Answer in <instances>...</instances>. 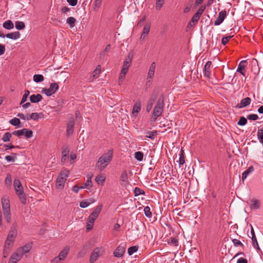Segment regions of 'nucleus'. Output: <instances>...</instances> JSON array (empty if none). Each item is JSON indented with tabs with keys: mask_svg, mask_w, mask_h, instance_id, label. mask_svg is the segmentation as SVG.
I'll list each match as a JSON object with an SVG mask.
<instances>
[{
	"mask_svg": "<svg viewBox=\"0 0 263 263\" xmlns=\"http://www.w3.org/2000/svg\"><path fill=\"white\" fill-rule=\"evenodd\" d=\"M179 164L180 166L181 165H183L185 163L184 151L182 149H181L180 153L179 154Z\"/></svg>",
	"mask_w": 263,
	"mask_h": 263,
	"instance_id": "32",
	"label": "nucleus"
},
{
	"mask_svg": "<svg viewBox=\"0 0 263 263\" xmlns=\"http://www.w3.org/2000/svg\"><path fill=\"white\" fill-rule=\"evenodd\" d=\"M102 206L101 204H99L95 208L94 210L90 214L97 218L102 210Z\"/></svg>",
	"mask_w": 263,
	"mask_h": 263,
	"instance_id": "27",
	"label": "nucleus"
},
{
	"mask_svg": "<svg viewBox=\"0 0 263 263\" xmlns=\"http://www.w3.org/2000/svg\"><path fill=\"white\" fill-rule=\"evenodd\" d=\"M232 242L235 247H237L238 246H240L242 247H244L243 245L241 243V242L237 239H232Z\"/></svg>",
	"mask_w": 263,
	"mask_h": 263,
	"instance_id": "57",
	"label": "nucleus"
},
{
	"mask_svg": "<svg viewBox=\"0 0 263 263\" xmlns=\"http://www.w3.org/2000/svg\"><path fill=\"white\" fill-rule=\"evenodd\" d=\"M120 180L122 182H127L128 181V174L126 171H123L120 177Z\"/></svg>",
	"mask_w": 263,
	"mask_h": 263,
	"instance_id": "45",
	"label": "nucleus"
},
{
	"mask_svg": "<svg viewBox=\"0 0 263 263\" xmlns=\"http://www.w3.org/2000/svg\"><path fill=\"white\" fill-rule=\"evenodd\" d=\"M247 63L246 60L241 61L237 67V72L240 73L242 75L245 76V67H246V63Z\"/></svg>",
	"mask_w": 263,
	"mask_h": 263,
	"instance_id": "21",
	"label": "nucleus"
},
{
	"mask_svg": "<svg viewBox=\"0 0 263 263\" xmlns=\"http://www.w3.org/2000/svg\"><path fill=\"white\" fill-rule=\"evenodd\" d=\"M76 22V19L73 17H69L66 20V23L69 25V27L72 28H73Z\"/></svg>",
	"mask_w": 263,
	"mask_h": 263,
	"instance_id": "31",
	"label": "nucleus"
},
{
	"mask_svg": "<svg viewBox=\"0 0 263 263\" xmlns=\"http://www.w3.org/2000/svg\"><path fill=\"white\" fill-rule=\"evenodd\" d=\"M15 26L17 30H23L25 27L24 23L21 21H16L15 23Z\"/></svg>",
	"mask_w": 263,
	"mask_h": 263,
	"instance_id": "35",
	"label": "nucleus"
},
{
	"mask_svg": "<svg viewBox=\"0 0 263 263\" xmlns=\"http://www.w3.org/2000/svg\"><path fill=\"white\" fill-rule=\"evenodd\" d=\"M200 16L198 15L197 13L194 14L191 20L190 21L189 25L193 26L199 20Z\"/></svg>",
	"mask_w": 263,
	"mask_h": 263,
	"instance_id": "29",
	"label": "nucleus"
},
{
	"mask_svg": "<svg viewBox=\"0 0 263 263\" xmlns=\"http://www.w3.org/2000/svg\"><path fill=\"white\" fill-rule=\"evenodd\" d=\"M113 156V151L110 149L108 152L102 155L98 159L96 163V167H98L100 171H103L111 161Z\"/></svg>",
	"mask_w": 263,
	"mask_h": 263,
	"instance_id": "1",
	"label": "nucleus"
},
{
	"mask_svg": "<svg viewBox=\"0 0 263 263\" xmlns=\"http://www.w3.org/2000/svg\"><path fill=\"white\" fill-rule=\"evenodd\" d=\"M2 208L4 212L10 211L9 200L5 198L2 199Z\"/></svg>",
	"mask_w": 263,
	"mask_h": 263,
	"instance_id": "17",
	"label": "nucleus"
},
{
	"mask_svg": "<svg viewBox=\"0 0 263 263\" xmlns=\"http://www.w3.org/2000/svg\"><path fill=\"white\" fill-rule=\"evenodd\" d=\"M12 134L18 137L24 135L26 138H30L33 136V132L27 128H23L14 131Z\"/></svg>",
	"mask_w": 263,
	"mask_h": 263,
	"instance_id": "7",
	"label": "nucleus"
},
{
	"mask_svg": "<svg viewBox=\"0 0 263 263\" xmlns=\"http://www.w3.org/2000/svg\"><path fill=\"white\" fill-rule=\"evenodd\" d=\"M157 135V130H153L152 132H149L147 133V135L146 136V137L149 138L151 139H154L156 137Z\"/></svg>",
	"mask_w": 263,
	"mask_h": 263,
	"instance_id": "46",
	"label": "nucleus"
},
{
	"mask_svg": "<svg viewBox=\"0 0 263 263\" xmlns=\"http://www.w3.org/2000/svg\"><path fill=\"white\" fill-rule=\"evenodd\" d=\"M205 8H206L205 6H204V5L201 6L199 8V9L197 10V11L196 12V13H197L198 15H200L201 16V15H202L203 12L204 11Z\"/></svg>",
	"mask_w": 263,
	"mask_h": 263,
	"instance_id": "60",
	"label": "nucleus"
},
{
	"mask_svg": "<svg viewBox=\"0 0 263 263\" xmlns=\"http://www.w3.org/2000/svg\"><path fill=\"white\" fill-rule=\"evenodd\" d=\"M9 123L11 125L16 126L20 124L21 121L18 118L14 117L9 121Z\"/></svg>",
	"mask_w": 263,
	"mask_h": 263,
	"instance_id": "40",
	"label": "nucleus"
},
{
	"mask_svg": "<svg viewBox=\"0 0 263 263\" xmlns=\"http://www.w3.org/2000/svg\"><path fill=\"white\" fill-rule=\"evenodd\" d=\"M42 98L41 94L32 95L30 97V101L32 103H38L42 100Z\"/></svg>",
	"mask_w": 263,
	"mask_h": 263,
	"instance_id": "23",
	"label": "nucleus"
},
{
	"mask_svg": "<svg viewBox=\"0 0 263 263\" xmlns=\"http://www.w3.org/2000/svg\"><path fill=\"white\" fill-rule=\"evenodd\" d=\"M74 121L73 119L70 120L67 125V136H69L72 135L73 133L74 130Z\"/></svg>",
	"mask_w": 263,
	"mask_h": 263,
	"instance_id": "14",
	"label": "nucleus"
},
{
	"mask_svg": "<svg viewBox=\"0 0 263 263\" xmlns=\"http://www.w3.org/2000/svg\"><path fill=\"white\" fill-rule=\"evenodd\" d=\"M211 65L212 62L211 61H208L205 63L204 67V76L208 78H210L211 76L210 67Z\"/></svg>",
	"mask_w": 263,
	"mask_h": 263,
	"instance_id": "18",
	"label": "nucleus"
},
{
	"mask_svg": "<svg viewBox=\"0 0 263 263\" xmlns=\"http://www.w3.org/2000/svg\"><path fill=\"white\" fill-rule=\"evenodd\" d=\"M164 99L162 96L158 99L156 105L155 106L153 114L151 117V122L156 121L158 117L161 116L163 111L164 108Z\"/></svg>",
	"mask_w": 263,
	"mask_h": 263,
	"instance_id": "2",
	"label": "nucleus"
},
{
	"mask_svg": "<svg viewBox=\"0 0 263 263\" xmlns=\"http://www.w3.org/2000/svg\"><path fill=\"white\" fill-rule=\"evenodd\" d=\"M89 205V203L87 202V201H83L80 203V206L82 208H86Z\"/></svg>",
	"mask_w": 263,
	"mask_h": 263,
	"instance_id": "64",
	"label": "nucleus"
},
{
	"mask_svg": "<svg viewBox=\"0 0 263 263\" xmlns=\"http://www.w3.org/2000/svg\"><path fill=\"white\" fill-rule=\"evenodd\" d=\"M254 170V168L253 166H251L247 168L242 174V180L244 181Z\"/></svg>",
	"mask_w": 263,
	"mask_h": 263,
	"instance_id": "26",
	"label": "nucleus"
},
{
	"mask_svg": "<svg viewBox=\"0 0 263 263\" xmlns=\"http://www.w3.org/2000/svg\"><path fill=\"white\" fill-rule=\"evenodd\" d=\"M95 180L98 184H103L105 181V177L102 175H98L96 176Z\"/></svg>",
	"mask_w": 263,
	"mask_h": 263,
	"instance_id": "38",
	"label": "nucleus"
},
{
	"mask_svg": "<svg viewBox=\"0 0 263 263\" xmlns=\"http://www.w3.org/2000/svg\"><path fill=\"white\" fill-rule=\"evenodd\" d=\"M247 123V119L244 117H241L237 122V124L239 126H244Z\"/></svg>",
	"mask_w": 263,
	"mask_h": 263,
	"instance_id": "53",
	"label": "nucleus"
},
{
	"mask_svg": "<svg viewBox=\"0 0 263 263\" xmlns=\"http://www.w3.org/2000/svg\"><path fill=\"white\" fill-rule=\"evenodd\" d=\"M251 102V99L249 97L245 98L242 99L240 103L236 105L237 108H242L250 105Z\"/></svg>",
	"mask_w": 263,
	"mask_h": 263,
	"instance_id": "12",
	"label": "nucleus"
},
{
	"mask_svg": "<svg viewBox=\"0 0 263 263\" xmlns=\"http://www.w3.org/2000/svg\"><path fill=\"white\" fill-rule=\"evenodd\" d=\"M168 243L174 246H178V240L176 238H171L170 240L168 241Z\"/></svg>",
	"mask_w": 263,
	"mask_h": 263,
	"instance_id": "54",
	"label": "nucleus"
},
{
	"mask_svg": "<svg viewBox=\"0 0 263 263\" xmlns=\"http://www.w3.org/2000/svg\"><path fill=\"white\" fill-rule=\"evenodd\" d=\"M21 36V34L18 31L13 32L6 34V37L11 40H17Z\"/></svg>",
	"mask_w": 263,
	"mask_h": 263,
	"instance_id": "22",
	"label": "nucleus"
},
{
	"mask_svg": "<svg viewBox=\"0 0 263 263\" xmlns=\"http://www.w3.org/2000/svg\"><path fill=\"white\" fill-rule=\"evenodd\" d=\"M44 80V77L42 74H35L33 76V81L36 83H40Z\"/></svg>",
	"mask_w": 263,
	"mask_h": 263,
	"instance_id": "43",
	"label": "nucleus"
},
{
	"mask_svg": "<svg viewBox=\"0 0 263 263\" xmlns=\"http://www.w3.org/2000/svg\"><path fill=\"white\" fill-rule=\"evenodd\" d=\"M4 214L5 218L6 221L8 223H10L11 222V219L10 211V212L6 211L5 212H4Z\"/></svg>",
	"mask_w": 263,
	"mask_h": 263,
	"instance_id": "55",
	"label": "nucleus"
},
{
	"mask_svg": "<svg viewBox=\"0 0 263 263\" xmlns=\"http://www.w3.org/2000/svg\"><path fill=\"white\" fill-rule=\"evenodd\" d=\"M102 3V0H95L93 5V10L94 11H97L101 7Z\"/></svg>",
	"mask_w": 263,
	"mask_h": 263,
	"instance_id": "30",
	"label": "nucleus"
},
{
	"mask_svg": "<svg viewBox=\"0 0 263 263\" xmlns=\"http://www.w3.org/2000/svg\"><path fill=\"white\" fill-rule=\"evenodd\" d=\"M164 0H156V9L157 10H160L164 4Z\"/></svg>",
	"mask_w": 263,
	"mask_h": 263,
	"instance_id": "52",
	"label": "nucleus"
},
{
	"mask_svg": "<svg viewBox=\"0 0 263 263\" xmlns=\"http://www.w3.org/2000/svg\"><path fill=\"white\" fill-rule=\"evenodd\" d=\"M104 252L105 249L103 247L96 248L91 253L90 262L93 263L95 262Z\"/></svg>",
	"mask_w": 263,
	"mask_h": 263,
	"instance_id": "6",
	"label": "nucleus"
},
{
	"mask_svg": "<svg viewBox=\"0 0 263 263\" xmlns=\"http://www.w3.org/2000/svg\"><path fill=\"white\" fill-rule=\"evenodd\" d=\"M69 174L68 170H62L57 179L56 186L58 189H62L64 187L65 181Z\"/></svg>",
	"mask_w": 263,
	"mask_h": 263,
	"instance_id": "4",
	"label": "nucleus"
},
{
	"mask_svg": "<svg viewBox=\"0 0 263 263\" xmlns=\"http://www.w3.org/2000/svg\"><path fill=\"white\" fill-rule=\"evenodd\" d=\"M125 251V248L124 246H119L115 250L114 255L116 257H121L123 256Z\"/></svg>",
	"mask_w": 263,
	"mask_h": 263,
	"instance_id": "10",
	"label": "nucleus"
},
{
	"mask_svg": "<svg viewBox=\"0 0 263 263\" xmlns=\"http://www.w3.org/2000/svg\"><path fill=\"white\" fill-rule=\"evenodd\" d=\"M16 235L17 230L16 226L13 224L11 228V230H10L6 240L5 243H6V245L9 246V247H12Z\"/></svg>",
	"mask_w": 263,
	"mask_h": 263,
	"instance_id": "5",
	"label": "nucleus"
},
{
	"mask_svg": "<svg viewBox=\"0 0 263 263\" xmlns=\"http://www.w3.org/2000/svg\"><path fill=\"white\" fill-rule=\"evenodd\" d=\"M101 71V66L100 65L97 66L96 69L93 71L92 77L93 78H97L99 77V74Z\"/></svg>",
	"mask_w": 263,
	"mask_h": 263,
	"instance_id": "41",
	"label": "nucleus"
},
{
	"mask_svg": "<svg viewBox=\"0 0 263 263\" xmlns=\"http://www.w3.org/2000/svg\"><path fill=\"white\" fill-rule=\"evenodd\" d=\"M29 93H30V92L28 90H25V93L23 96V98L21 101L20 104H22L24 103L27 101V98H28V96L29 95Z\"/></svg>",
	"mask_w": 263,
	"mask_h": 263,
	"instance_id": "51",
	"label": "nucleus"
},
{
	"mask_svg": "<svg viewBox=\"0 0 263 263\" xmlns=\"http://www.w3.org/2000/svg\"><path fill=\"white\" fill-rule=\"evenodd\" d=\"M247 119L250 120H256L258 119V116L256 114H250L247 116Z\"/></svg>",
	"mask_w": 263,
	"mask_h": 263,
	"instance_id": "61",
	"label": "nucleus"
},
{
	"mask_svg": "<svg viewBox=\"0 0 263 263\" xmlns=\"http://www.w3.org/2000/svg\"><path fill=\"white\" fill-rule=\"evenodd\" d=\"M44 115L43 112H33L29 116V120H33L37 121L39 119L44 118Z\"/></svg>",
	"mask_w": 263,
	"mask_h": 263,
	"instance_id": "20",
	"label": "nucleus"
},
{
	"mask_svg": "<svg viewBox=\"0 0 263 263\" xmlns=\"http://www.w3.org/2000/svg\"><path fill=\"white\" fill-rule=\"evenodd\" d=\"M134 193H135V195L136 196H139L140 195H144L145 194L144 192L142 190H141V189H140L138 187H135V190H134Z\"/></svg>",
	"mask_w": 263,
	"mask_h": 263,
	"instance_id": "56",
	"label": "nucleus"
},
{
	"mask_svg": "<svg viewBox=\"0 0 263 263\" xmlns=\"http://www.w3.org/2000/svg\"><path fill=\"white\" fill-rule=\"evenodd\" d=\"M135 159L139 161H141L143 158V154L141 152H137L135 153Z\"/></svg>",
	"mask_w": 263,
	"mask_h": 263,
	"instance_id": "48",
	"label": "nucleus"
},
{
	"mask_svg": "<svg viewBox=\"0 0 263 263\" xmlns=\"http://www.w3.org/2000/svg\"><path fill=\"white\" fill-rule=\"evenodd\" d=\"M227 15V12L226 11H222L219 13L218 17L214 22L215 26H218L220 25L224 21Z\"/></svg>",
	"mask_w": 263,
	"mask_h": 263,
	"instance_id": "11",
	"label": "nucleus"
},
{
	"mask_svg": "<svg viewBox=\"0 0 263 263\" xmlns=\"http://www.w3.org/2000/svg\"><path fill=\"white\" fill-rule=\"evenodd\" d=\"M92 186V182L91 180V178H88L86 182L80 187L81 189H87L91 187Z\"/></svg>",
	"mask_w": 263,
	"mask_h": 263,
	"instance_id": "42",
	"label": "nucleus"
},
{
	"mask_svg": "<svg viewBox=\"0 0 263 263\" xmlns=\"http://www.w3.org/2000/svg\"><path fill=\"white\" fill-rule=\"evenodd\" d=\"M3 27L6 29L10 30L13 28L14 24L11 20H7L3 23Z\"/></svg>",
	"mask_w": 263,
	"mask_h": 263,
	"instance_id": "28",
	"label": "nucleus"
},
{
	"mask_svg": "<svg viewBox=\"0 0 263 263\" xmlns=\"http://www.w3.org/2000/svg\"><path fill=\"white\" fill-rule=\"evenodd\" d=\"M14 186L16 194L18 195L21 202L23 204H26V197L23 191V187L21 182L18 179H15L14 181Z\"/></svg>",
	"mask_w": 263,
	"mask_h": 263,
	"instance_id": "3",
	"label": "nucleus"
},
{
	"mask_svg": "<svg viewBox=\"0 0 263 263\" xmlns=\"http://www.w3.org/2000/svg\"><path fill=\"white\" fill-rule=\"evenodd\" d=\"M130 63L129 62V61H124V63H123V65L122 66V70L121 71H123V74L126 72H127L128 71V68L130 65Z\"/></svg>",
	"mask_w": 263,
	"mask_h": 263,
	"instance_id": "33",
	"label": "nucleus"
},
{
	"mask_svg": "<svg viewBox=\"0 0 263 263\" xmlns=\"http://www.w3.org/2000/svg\"><path fill=\"white\" fill-rule=\"evenodd\" d=\"M69 251V248L68 247H66L62 250L59 254V257L60 259L64 260L67 256L68 252Z\"/></svg>",
	"mask_w": 263,
	"mask_h": 263,
	"instance_id": "25",
	"label": "nucleus"
},
{
	"mask_svg": "<svg viewBox=\"0 0 263 263\" xmlns=\"http://www.w3.org/2000/svg\"><path fill=\"white\" fill-rule=\"evenodd\" d=\"M141 109V104L140 102H136L133 106L132 112L138 113Z\"/></svg>",
	"mask_w": 263,
	"mask_h": 263,
	"instance_id": "34",
	"label": "nucleus"
},
{
	"mask_svg": "<svg viewBox=\"0 0 263 263\" xmlns=\"http://www.w3.org/2000/svg\"><path fill=\"white\" fill-rule=\"evenodd\" d=\"M31 248L32 245L31 243H27L25 246L18 248L17 250L23 256L25 254L28 253Z\"/></svg>",
	"mask_w": 263,
	"mask_h": 263,
	"instance_id": "13",
	"label": "nucleus"
},
{
	"mask_svg": "<svg viewBox=\"0 0 263 263\" xmlns=\"http://www.w3.org/2000/svg\"><path fill=\"white\" fill-rule=\"evenodd\" d=\"M233 37V35L232 36H227L222 37L221 40V43L222 45H225L227 44L229 40L231 39Z\"/></svg>",
	"mask_w": 263,
	"mask_h": 263,
	"instance_id": "58",
	"label": "nucleus"
},
{
	"mask_svg": "<svg viewBox=\"0 0 263 263\" xmlns=\"http://www.w3.org/2000/svg\"><path fill=\"white\" fill-rule=\"evenodd\" d=\"M12 247H9V246L6 245V243H5V245L4 248L3 250V256L4 257H7L8 256V254L10 252V248Z\"/></svg>",
	"mask_w": 263,
	"mask_h": 263,
	"instance_id": "44",
	"label": "nucleus"
},
{
	"mask_svg": "<svg viewBox=\"0 0 263 263\" xmlns=\"http://www.w3.org/2000/svg\"><path fill=\"white\" fill-rule=\"evenodd\" d=\"M17 116L18 117H20L21 119L22 120H28L29 121V116H25L22 113H18L17 115Z\"/></svg>",
	"mask_w": 263,
	"mask_h": 263,
	"instance_id": "63",
	"label": "nucleus"
},
{
	"mask_svg": "<svg viewBox=\"0 0 263 263\" xmlns=\"http://www.w3.org/2000/svg\"><path fill=\"white\" fill-rule=\"evenodd\" d=\"M144 212L145 215L148 217L151 218L152 216V214L151 212V209L148 206H146L144 209Z\"/></svg>",
	"mask_w": 263,
	"mask_h": 263,
	"instance_id": "50",
	"label": "nucleus"
},
{
	"mask_svg": "<svg viewBox=\"0 0 263 263\" xmlns=\"http://www.w3.org/2000/svg\"><path fill=\"white\" fill-rule=\"evenodd\" d=\"M251 235H252V245H253V247L257 249L258 250H259L260 248H259L256 237L255 236L254 230L252 226H251Z\"/></svg>",
	"mask_w": 263,
	"mask_h": 263,
	"instance_id": "15",
	"label": "nucleus"
},
{
	"mask_svg": "<svg viewBox=\"0 0 263 263\" xmlns=\"http://www.w3.org/2000/svg\"><path fill=\"white\" fill-rule=\"evenodd\" d=\"M22 257L23 256L22 255V254L16 250V251L11 256L9 263H16L21 260Z\"/></svg>",
	"mask_w": 263,
	"mask_h": 263,
	"instance_id": "9",
	"label": "nucleus"
},
{
	"mask_svg": "<svg viewBox=\"0 0 263 263\" xmlns=\"http://www.w3.org/2000/svg\"><path fill=\"white\" fill-rule=\"evenodd\" d=\"M4 147H5V149L4 150V151H6L9 149H12V148H15V147L20 148V146H15L12 145L11 144H4Z\"/></svg>",
	"mask_w": 263,
	"mask_h": 263,
	"instance_id": "59",
	"label": "nucleus"
},
{
	"mask_svg": "<svg viewBox=\"0 0 263 263\" xmlns=\"http://www.w3.org/2000/svg\"><path fill=\"white\" fill-rule=\"evenodd\" d=\"M257 137L259 142L263 145V127L258 130Z\"/></svg>",
	"mask_w": 263,
	"mask_h": 263,
	"instance_id": "39",
	"label": "nucleus"
},
{
	"mask_svg": "<svg viewBox=\"0 0 263 263\" xmlns=\"http://www.w3.org/2000/svg\"><path fill=\"white\" fill-rule=\"evenodd\" d=\"M151 24L149 23H148L145 25L142 31V33L140 36V39L144 40L146 37V36L148 34L149 32Z\"/></svg>",
	"mask_w": 263,
	"mask_h": 263,
	"instance_id": "19",
	"label": "nucleus"
},
{
	"mask_svg": "<svg viewBox=\"0 0 263 263\" xmlns=\"http://www.w3.org/2000/svg\"><path fill=\"white\" fill-rule=\"evenodd\" d=\"M156 68V64L155 62H153L149 68L148 74H147V78L148 79H152L154 77L155 71Z\"/></svg>",
	"mask_w": 263,
	"mask_h": 263,
	"instance_id": "24",
	"label": "nucleus"
},
{
	"mask_svg": "<svg viewBox=\"0 0 263 263\" xmlns=\"http://www.w3.org/2000/svg\"><path fill=\"white\" fill-rule=\"evenodd\" d=\"M12 182V177L10 174H8L5 178V183L7 184H10Z\"/></svg>",
	"mask_w": 263,
	"mask_h": 263,
	"instance_id": "62",
	"label": "nucleus"
},
{
	"mask_svg": "<svg viewBox=\"0 0 263 263\" xmlns=\"http://www.w3.org/2000/svg\"><path fill=\"white\" fill-rule=\"evenodd\" d=\"M58 88V84L57 83H52L50 84L49 88H43L42 92L44 93L47 96H50L54 94Z\"/></svg>",
	"mask_w": 263,
	"mask_h": 263,
	"instance_id": "8",
	"label": "nucleus"
},
{
	"mask_svg": "<svg viewBox=\"0 0 263 263\" xmlns=\"http://www.w3.org/2000/svg\"><path fill=\"white\" fill-rule=\"evenodd\" d=\"M12 156H6L5 157V160L8 162H14L16 159L17 154L12 153Z\"/></svg>",
	"mask_w": 263,
	"mask_h": 263,
	"instance_id": "37",
	"label": "nucleus"
},
{
	"mask_svg": "<svg viewBox=\"0 0 263 263\" xmlns=\"http://www.w3.org/2000/svg\"><path fill=\"white\" fill-rule=\"evenodd\" d=\"M138 250V247L135 246L130 247L128 249V253L129 255H133L134 253L136 252Z\"/></svg>",
	"mask_w": 263,
	"mask_h": 263,
	"instance_id": "49",
	"label": "nucleus"
},
{
	"mask_svg": "<svg viewBox=\"0 0 263 263\" xmlns=\"http://www.w3.org/2000/svg\"><path fill=\"white\" fill-rule=\"evenodd\" d=\"M251 202V209H258L259 208V202L258 200L254 199L252 200Z\"/></svg>",
	"mask_w": 263,
	"mask_h": 263,
	"instance_id": "36",
	"label": "nucleus"
},
{
	"mask_svg": "<svg viewBox=\"0 0 263 263\" xmlns=\"http://www.w3.org/2000/svg\"><path fill=\"white\" fill-rule=\"evenodd\" d=\"M69 150L68 147L64 146L62 148L61 162H65L68 158Z\"/></svg>",
	"mask_w": 263,
	"mask_h": 263,
	"instance_id": "16",
	"label": "nucleus"
},
{
	"mask_svg": "<svg viewBox=\"0 0 263 263\" xmlns=\"http://www.w3.org/2000/svg\"><path fill=\"white\" fill-rule=\"evenodd\" d=\"M12 134L9 132H7L4 134L3 137L2 138V140L4 142H7L10 140Z\"/></svg>",
	"mask_w": 263,
	"mask_h": 263,
	"instance_id": "47",
	"label": "nucleus"
}]
</instances>
